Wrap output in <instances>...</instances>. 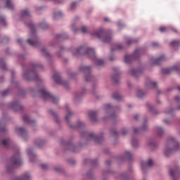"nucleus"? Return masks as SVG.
I'll return each mask as SVG.
<instances>
[{
    "instance_id": "33",
    "label": "nucleus",
    "mask_w": 180,
    "mask_h": 180,
    "mask_svg": "<svg viewBox=\"0 0 180 180\" xmlns=\"http://www.w3.org/2000/svg\"><path fill=\"white\" fill-rule=\"evenodd\" d=\"M39 27L42 29V30H46L49 27V25L46 24V22H42L39 23Z\"/></svg>"
},
{
    "instance_id": "8",
    "label": "nucleus",
    "mask_w": 180,
    "mask_h": 180,
    "mask_svg": "<svg viewBox=\"0 0 180 180\" xmlns=\"http://www.w3.org/2000/svg\"><path fill=\"white\" fill-rule=\"evenodd\" d=\"M82 137H84L87 141H93L96 142V144L101 143L102 141V138L95 135L94 133L91 132L90 134H87L86 131H82L80 133Z\"/></svg>"
},
{
    "instance_id": "5",
    "label": "nucleus",
    "mask_w": 180,
    "mask_h": 180,
    "mask_svg": "<svg viewBox=\"0 0 180 180\" xmlns=\"http://www.w3.org/2000/svg\"><path fill=\"white\" fill-rule=\"evenodd\" d=\"M91 35L97 37V39H101L103 43H109L112 40V34H108V32L102 28L94 31Z\"/></svg>"
},
{
    "instance_id": "40",
    "label": "nucleus",
    "mask_w": 180,
    "mask_h": 180,
    "mask_svg": "<svg viewBox=\"0 0 180 180\" xmlns=\"http://www.w3.org/2000/svg\"><path fill=\"white\" fill-rule=\"evenodd\" d=\"M49 112H50L51 115H52V116H53L56 123H58V117H57V114L56 112H54V111L53 110H50Z\"/></svg>"
},
{
    "instance_id": "61",
    "label": "nucleus",
    "mask_w": 180,
    "mask_h": 180,
    "mask_svg": "<svg viewBox=\"0 0 180 180\" xmlns=\"http://www.w3.org/2000/svg\"><path fill=\"white\" fill-rule=\"evenodd\" d=\"M111 133H112V135L114 136H117V131H116V130L111 131Z\"/></svg>"
},
{
    "instance_id": "44",
    "label": "nucleus",
    "mask_w": 180,
    "mask_h": 180,
    "mask_svg": "<svg viewBox=\"0 0 180 180\" xmlns=\"http://www.w3.org/2000/svg\"><path fill=\"white\" fill-rule=\"evenodd\" d=\"M6 24L5 18L0 15V26H5Z\"/></svg>"
},
{
    "instance_id": "25",
    "label": "nucleus",
    "mask_w": 180,
    "mask_h": 180,
    "mask_svg": "<svg viewBox=\"0 0 180 180\" xmlns=\"http://www.w3.org/2000/svg\"><path fill=\"white\" fill-rule=\"evenodd\" d=\"M21 18L27 19L30 18V13L29 12V10H23L21 11Z\"/></svg>"
},
{
    "instance_id": "6",
    "label": "nucleus",
    "mask_w": 180,
    "mask_h": 180,
    "mask_svg": "<svg viewBox=\"0 0 180 180\" xmlns=\"http://www.w3.org/2000/svg\"><path fill=\"white\" fill-rule=\"evenodd\" d=\"M65 108L68 113L66 115V116L65 117V119L66 122L68 123L70 129H82L85 126L84 122H79L77 125L71 124V122H70V120L71 117H72V116H74V112H71V110H70V107H68V105H66L65 106Z\"/></svg>"
},
{
    "instance_id": "7",
    "label": "nucleus",
    "mask_w": 180,
    "mask_h": 180,
    "mask_svg": "<svg viewBox=\"0 0 180 180\" xmlns=\"http://www.w3.org/2000/svg\"><path fill=\"white\" fill-rule=\"evenodd\" d=\"M103 110L106 115V117H103V120H116L117 115L113 113V108L110 104H105L103 105Z\"/></svg>"
},
{
    "instance_id": "9",
    "label": "nucleus",
    "mask_w": 180,
    "mask_h": 180,
    "mask_svg": "<svg viewBox=\"0 0 180 180\" xmlns=\"http://www.w3.org/2000/svg\"><path fill=\"white\" fill-rule=\"evenodd\" d=\"M79 72L84 74L85 81L86 82L92 79V75H91V66H80L79 68Z\"/></svg>"
},
{
    "instance_id": "3",
    "label": "nucleus",
    "mask_w": 180,
    "mask_h": 180,
    "mask_svg": "<svg viewBox=\"0 0 180 180\" xmlns=\"http://www.w3.org/2000/svg\"><path fill=\"white\" fill-rule=\"evenodd\" d=\"M180 148L179 142L176 141L175 139L172 136H169L167 141V148L165 150V155L166 157H169L171 155L172 153H175V151H178Z\"/></svg>"
},
{
    "instance_id": "12",
    "label": "nucleus",
    "mask_w": 180,
    "mask_h": 180,
    "mask_svg": "<svg viewBox=\"0 0 180 180\" xmlns=\"http://www.w3.org/2000/svg\"><path fill=\"white\" fill-rule=\"evenodd\" d=\"M180 70V66L174 65L172 68H166L162 69V72L163 74H171L172 71H179Z\"/></svg>"
},
{
    "instance_id": "51",
    "label": "nucleus",
    "mask_w": 180,
    "mask_h": 180,
    "mask_svg": "<svg viewBox=\"0 0 180 180\" xmlns=\"http://www.w3.org/2000/svg\"><path fill=\"white\" fill-rule=\"evenodd\" d=\"M82 97V94H75V101H77V99H80Z\"/></svg>"
},
{
    "instance_id": "27",
    "label": "nucleus",
    "mask_w": 180,
    "mask_h": 180,
    "mask_svg": "<svg viewBox=\"0 0 180 180\" xmlns=\"http://www.w3.org/2000/svg\"><path fill=\"white\" fill-rule=\"evenodd\" d=\"M165 60V56H161L158 58L153 60V64H160L162 61Z\"/></svg>"
},
{
    "instance_id": "18",
    "label": "nucleus",
    "mask_w": 180,
    "mask_h": 180,
    "mask_svg": "<svg viewBox=\"0 0 180 180\" xmlns=\"http://www.w3.org/2000/svg\"><path fill=\"white\" fill-rule=\"evenodd\" d=\"M98 113L95 111H91L89 112V117L93 123H95L96 122H98V117H97Z\"/></svg>"
},
{
    "instance_id": "42",
    "label": "nucleus",
    "mask_w": 180,
    "mask_h": 180,
    "mask_svg": "<svg viewBox=\"0 0 180 180\" xmlns=\"http://www.w3.org/2000/svg\"><path fill=\"white\" fill-rule=\"evenodd\" d=\"M41 53L45 57H50V53L47 52V49H46V48L41 49Z\"/></svg>"
},
{
    "instance_id": "2",
    "label": "nucleus",
    "mask_w": 180,
    "mask_h": 180,
    "mask_svg": "<svg viewBox=\"0 0 180 180\" xmlns=\"http://www.w3.org/2000/svg\"><path fill=\"white\" fill-rule=\"evenodd\" d=\"M72 56H82L86 54L89 58H95V49L89 48L86 46H80L79 48H71Z\"/></svg>"
},
{
    "instance_id": "11",
    "label": "nucleus",
    "mask_w": 180,
    "mask_h": 180,
    "mask_svg": "<svg viewBox=\"0 0 180 180\" xmlns=\"http://www.w3.org/2000/svg\"><path fill=\"white\" fill-rule=\"evenodd\" d=\"M53 79L55 81L56 84H58V85H63L65 88H68V82L63 80V79H61V76H60V74L55 73L53 75Z\"/></svg>"
},
{
    "instance_id": "34",
    "label": "nucleus",
    "mask_w": 180,
    "mask_h": 180,
    "mask_svg": "<svg viewBox=\"0 0 180 180\" xmlns=\"http://www.w3.org/2000/svg\"><path fill=\"white\" fill-rule=\"evenodd\" d=\"M96 65H97V67H102L103 65H105V61L101 59H97L96 62Z\"/></svg>"
},
{
    "instance_id": "30",
    "label": "nucleus",
    "mask_w": 180,
    "mask_h": 180,
    "mask_svg": "<svg viewBox=\"0 0 180 180\" xmlns=\"http://www.w3.org/2000/svg\"><path fill=\"white\" fill-rule=\"evenodd\" d=\"M136 96L139 98H144V96H146V94H144V92L141 89H138L136 91Z\"/></svg>"
},
{
    "instance_id": "28",
    "label": "nucleus",
    "mask_w": 180,
    "mask_h": 180,
    "mask_svg": "<svg viewBox=\"0 0 180 180\" xmlns=\"http://www.w3.org/2000/svg\"><path fill=\"white\" fill-rule=\"evenodd\" d=\"M6 8H7V9L13 10V8H15V6H13V4H12V1H11V0H7L6 4Z\"/></svg>"
},
{
    "instance_id": "32",
    "label": "nucleus",
    "mask_w": 180,
    "mask_h": 180,
    "mask_svg": "<svg viewBox=\"0 0 180 180\" xmlns=\"http://www.w3.org/2000/svg\"><path fill=\"white\" fill-rule=\"evenodd\" d=\"M34 143L36 144V146H37V147L39 148L44 146V141H41L40 139H37L34 141Z\"/></svg>"
},
{
    "instance_id": "41",
    "label": "nucleus",
    "mask_w": 180,
    "mask_h": 180,
    "mask_svg": "<svg viewBox=\"0 0 180 180\" xmlns=\"http://www.w3.org/2000/svg\"><path fill=\"white\" fill-rule=\"evenodd\" d=\"M112 99H115V101H121L122 96L120 94H112Z\"/></svg>"
},
{
    "instance_id": "45",
    "label": "nucleus",
    "mask_w": 180,
    "mask_h": 180,
    "mask_svg": "<svg viewBox=\"0 0 180 180\" xmlns=\"http://www.w3.org/2000/svg\"><path fill=\"white\" fill-rule=\"evenodd\" d=\"M131 145L133 146V147H138L139 146V141H137V139H132Z\"/></svg>"
},
{
    "instance_id": "38",
    "label": "nucleus",
    "mask_w": 180,
    "mask_h": 180,
    "mask_svg": "<svg viewBox=\"0 0 180 180\" xmlns=\"http://www.w3.org/2000/svg\"><path fill=\"white\" fill-rule=\"evenodd\" d=\"M63 16V12L57 11L53 15V19H57V18H61Z\"/></svg>"
},
{
    "instance_id": "57",
    "label": "nucleus",
    "mask_w": 180,
    "mask_h": 180,
    "mask_svg": "<svg viewBox=\"0 0 180 180\" xmlns=\"http://www.w3.org/2000/svg\"><path fill=\"white\" fill-rule=\"evenodd\" d=\"M6 131V128H2L0 127V134H3V133H5Z\"/></svg>"
},
{
    "instance_id": "17",
    "label": "nucleus",
    "mask_w": 180,
    "mask_h": 180,
    "mask_svg": "<svg viewBox=\"0 0 180 180\" xmlns=\"http://www.w3.org/2000/svg\"><path fill=\"white\" fill-rule=\"evenodd\" d=\"M146 86L148 89H153V88H157V82H152L151 79H148L146 82Z\"/></svg>"
},
{
    "instance_id": "26",
    "label": "nucleus",
    "mask_w": 180,
    "mask_h": 180,
    "mask_svg": "<svg viewBox=\"0 0 180 180\" xmlns=\"http://www.w3.org/2000/svg\"><path fill=\"white\" fill-rule=\"evenodd\" d=\"M148 127L147 124H144L141 128H135L134 129V133H139V131H146L147 130Z\"/></svg>"
},
{
    "instance_id": "13",
    "label": "nucleus",
    "mask_w": 180,
    "mask_h": 180,
    "mask_svg": "<svg viewBox=\"0 0 180 180\" xmlns=\"http://www.w3.org/2000/svg\"><path fill=\"white\" fill-rule=\"evenodd\" d=\"M11 163L12 165L17 166H19L22 164V160H20V158H19V153H17L15 155L11 158Z\"/></svg>"
},
{
    "instance_id": "55",
    "label": "nucleus",
    "mask_w": 180,
    "mask_h": 180,
    "mask_svg": "<svg viewBox=\"0 0 180 180\" xmlns=\"http://www.w3.org/2000/svg\"><path fill=\"white\" fill-rule=\"evenodd\" d=\"M115 49L116 50H122V49H123V45H122L121 44H117L115 46Z\"/></svg>"
},
{
    "instance_id": "35",
    "label": "nucleus",
    "mask_w": 180,
    "mask_h": 180,
    "mask_svg": "<svg viewBox=\"0 0 180 180\" xmlns=\"http://www.w3.org/2000/svg\"><path fill=\"white\" fill-rule=\"evenodd\" d=\"M0 68H2L4 71L6 70V64L3 58L0 59Z\"/></svg>"
},
{
    "instance_id": "52",
    "label": "nucleus",
    "mask_w": 180,
    "mask_h": 180,
    "mask_svg": "<svg viewBox=\"0 0 180 180\" xmlns=\"http://www.w3.org/2000/svg\"><path fill=\"white\" fill-rule=\"evenodd\" d=\"M8 94H9V90L8 89L5 90V91H4L1 93V96H6V95H8Z\"/></svg>"
},
{
    "instance_id": "60",
    "label": "nucleus",
    "mask_w": 180,
    "mask_h": 180,
    "mask_svg": "<svg viewBox=\"0 0 180 180\" xmlns=\"http://www.w3.org/2000/svg\"><path fill=\"white\" fill-rule=\"evenodd\" d=\"M117 26H118V27H120V29H122V27H123V26H124V25H123V23L121 21H120L117 23Z\"/></svg>"
},
{
    "instance_id": "63",
    "label": "nucleus",
    "mask_w": 180,
    "mask_h": 180,
    "mask_svg": "<svg viewBox=\"0 0 180 180\" xmlns=\"http://www.w3.org/2000/svg\"><path fill=\"white\" fill-rule=\"evenodd\" d=\"M18 44H22V39L19 38L17 39Z\"/></svg>"
},
{
    "instance_id": "31",
    "label": "nucleus",
    "mask_w": 180,
    "mask_h": 180,
    "mask_svg": "<svg viewBox=\"0 0 180 180\" xmlns=\"http://www.w3.org/2000/svg\"><path fill=\"white\" fill-rule=\"evenodd\" d=\"M24 122H27L29 123V124H32V123H34V120H30V117H29L27 115H24L22 117Z\"/></svg>"
},
{
    "instance_id": "54",
    "label": "nucleus",
    "mask_w": 180,
    "mask_h": 180,
    "mask_svg": "<svg viewBox=\"0 0 180 180\" xmlns=\"http://www.w3.org/2000/svg\"><path fill=\"white\" fill-rule=\"evenodd\" d=\"M126 43L128 46H130L131 43H133V41L130 39L129 38H126Z\"/></svg>"
},
{
    "instance_id": "37",
    "label": "nucleus",
    "mask_w": 180,
    "mask_h": 180,
    "mask_svg": "<svg viewBox=\"0 0 180 180\" xmlns=\"http://www.w3.org/2000/svg\"><path fill=\"white\" fill-rule=\"evenodd\" d=\"M170 46H172V47H178L180 46V41H172L170 43Z\"/></svg>"
},
{
    "instance_id": "23",
    "label": "nucleus",
    "mask_w": 180,
    "mask_h": 180,
    "mask_svg": "<svg viewBox=\"0 0 180 180\" xmlns=\"http://www.w3.org/2000/svg\"><path fill=\"white\" fill-rule=\"evenodd\" d=\"M171 176H172V178L175 179V178H178V176L180 175V170L179 169H175V170H170L169 172Z\"/></svg>"
},
{
    "instance_id": "56",
    "label": "nucleus",
    "mask_w": 180,
    "mask_h": 180,
    "mask_svg": "<svg viewBox=\"0 0 180 180\" xmlns=\"http://www.w3.org/2000/svg\"><path fill=\"white\" fill-rule=\"evenodd\" d=\"M82 33H86V32H88V28H86L85 26H82Z\"/></svg>"
},
{
    "instance_id": "58",
    "label": "nucleus",
    "mask_w": 180,
    "mask_h": 180,
    "mask_svg": "<svg viewBox=\"0 0 180 180\" xmlns=\"http://www.w3.org/2000/svg\"><path fill=\"white\" fill-rule=\"evenodd\" d=\"M6 169H7L8 172H12V171H13V167H9V166H7Z\"/></svg>"
},
{
    "instance_id": "46",
    "label": "nucleus",
    "mask_w": 180,
    "mask_h": 180,
    "mask_svg": "<svg viewBox=\"0 0 180 180\" xmlns=\"http://www.w3.org/2000/svg\"><path fill=\"white\" fill-rule=\"evenodd\" d=\"M63 50H64V48L60 47V51L59 52L56 53L57 57L61 58L63 56Z\"/></svg>"
},
{
    "instance_id": "15",
    "label": "nucleus",
    "mask_w": 180,
    "mask_h": 180,
    "mask_svg": "<svg viewBox=\"0 0 180 180\" xmlns=\"http://www.w3.org/2000/svg\"><path fill=\"white\" fill-rule=\"evenodd\" d=\"M153 164V162L152 159H149L147 162H142L141 167L143 172H144V171H146V169H147V168H150V167H152Z\"/></svg>"
},
{
    "instance_id": "24",
    "label": "nucleus",
    "mask_w": 180,
    "mask_h": 180,
    "mask_svg": "<svg viewBox=\"0 0 180 180\" xmlns=\"http://www.w3.org/2000/svg\"><path fill=\"white\" fill-rule=\"evenodd\" d=\"M66 147L70 150V151H73V153H77V146H75L74 144L68 142L66 143Z\"/></svg>"
},
{
    "instance_id": "21",
    "label": "nucleus",
    "mask_w": 180,
    "mask_h": 180,
    "mask_svg": "<svg viewBox=\"0 0 180 180\" xmlns=\"http://www.w3.org/2000/svg\"><path fill=\"white\" fill-rule=\"evenodd\" d=\"M15 131L16 133H18V134H21L22 137L24 139L25 137H27V131H26V129L22 127L16 128Z\"/></svg>"
},
{
    "instance_id": "64",
    "label": "nucleus",
    "mask_w": 180,
    "mask_h": 180,
    "mask_svg": "<svg viewBox=\"0 0 180 180\" xmlns=\"http://www.w3.org/2000/svg\"><path fill=\"white\" fill-rule=\"evenodd\" d=\"M175 101H176V102H180V97L178 96H176L175 97Z\"/></svg>"
},
{
    "instance_id": "22",
    "label": "nucleus",
    "mask_w": 180,
    "mask_h": 180,
    "mask_svg": "<svg viewBox=\"0 0 180 180\" xmlns=\"http://www.w3.org/2000/svg\"><path fill=\"white\" fill-rule=\"evenodd\" d=\"M129 74L132 77H134L135 78H138L139 77H140V75L141 74V71L137 69H131L129 71Z\"/></svg>"
},
{
    "instance_id": "53",
    "label": "nucleus",
    "mask_w": 180,
    "mask_h": 180,
    "mask_svg": "<svg viewBox=\"0 0 180 180\" xmlns=\"http://www.w3.org/2000/svg\"><path fill=\"white\" fill-rule=\"evenodd\" d=\"M127 132H128L127 129L123 128L122 129V136H126V134H127Z\"/></svg>"
},
{
    "instance_id": "49",
    "label": "nucleus",
    "mask_w": 180,
    "mask_h": 180,
    "mask_svg": "<svg viewBox=\"0 0 180 180\" xmlns=\"http://www.w3.org/2000/svg\"><path fill=\"white\" fill-rule=\"evenodd\" d=\"M71 27H72V30L74 32V33H78V29H77L75 24H72Z\"/></svg>"
},
{
    "instance_id": "4",
    "label": "nucleus",
    "mask_w": 180,
    "mask_h": 180,
    "mask_svg": "<svg viewBox=\"0 0 180 180\" xmlns=\"http://www.w3.org/2000/svg\"><path fill=\"white\" fill-rule=\"evenodd\" d=\"M26 25L30 28V37H31L30 39H28L27 41L30 46H32V47H37V46L40 44V41H39V38H37V36L36 35L34 25L31 21L30 23H26Z\"/></svg>"
},
{
    "instance_id": "10",
    "label": "nucleus",
    "mask_w": 180,
    "mask_h": 180,
    "mask_svg": "<svg viewBox=\"0 0 180 180\" xmlns=\"http://www.w3.org/2000/svg\"><path fill=\"white\" fill-rule=\"evenodd\" d=\"M141 53V49H136L134 52L133 55H127L124 58V62L127 64H129L131 61V60H136V58H139L140 57V54Z\"/></svg>"
},
{
    "instance_id": "14",
    "label": "nucleus",
    "mask_w": 180,
    "mask_h": 180,
    "mask_svg": "<svg viewBox=\"0 0 180 180\" xmlns=\"http://www.w3.org/2000/svg\"><path fill=\"white\" fill-rule=\"evenodd\" d=\"M8 106L13 110H20L22 109V105L19 102L10 103Z\"/></svg>"
},
{
    "instance_id": "16",
    "label": "nucleus",
    "mask_w": 180,
    "mask_h": 180,
    "mask_svg": "<svg viewBox=\"0 0 180 180\" xmlns=\"http://www.w3.org/2000/svg\"><path fill=\"white\" fill-rule=\"evenodd\" d=\"M32 176L30 175V173L26 172H25L21 177H15L13 180H31Z\"/></svg>"
},
{
    "instance_id": "47",
    "label": "nucleus",
    "mask_w": 180,
    "mask_h": 180,
    "mask_svg": "<svg viewBox=\"0 0 180 180\" xmlns=\"http://www.w3.org/2000/svg\"><path fill=\"white\" fill-rule=\"evenodd\" d=\"M64 36H67V34H58L57 36V39H61L62 40H64V39H67V37H64Z\"/></svg>"
},
{
    "instance_id": "48",
    "label": "nucleus",
    "mask_w": 180,
    "mask_h": 180,
    "mask_svg": "<svg viewBox=\"0 0 180 180\" xmlns=\"http://www.w3.org/2000/svg\"><path fill=\"white\" fill-rule=\"evenodd\" d=\"M2 144L4 147H8V144H9V139L3 140Z\"/></svg>"
},
{
    "instance_id": "50",
    "label": "nucleus",
    "mask_w": 180,
    "mask_h": 180,
    "mask_svg": "<svg viewBox=\"0 0 180 180\" xmlns=\"http://www.w3.org/2000/svg\"><path fill=\"white\" fill-rule=\"evenodd\" d=\"M168 30V28L166 27H160V32H161V33H164L165 32H167Z\"/></svg>"
},
{
    "instance_id": "29",
    "label": "nucleus",
    "mask_w": 180,
    "mask_h": 180,
    "mask_svg": "<svg viewBox=\"0 0 180 180\" xmlns=\"http://www.w3.org/2000/svg\"><path fill=\"white\" fill-rule=\"evenodd\" d=\"M155 130H156V134L158 136H162V134H164V129L161 128V127H157L155 128Z\"/></svg>"
},
{
    "instance_id": "19",
    "label": "nucleus",
    "mask_w": 180,
    "mask_h": 180,
    "mask_svg": "<svg viewBox=\"0 0 180 180\" xmlns=\"http://www.w3.org/2000/svg\"><path fill=\"white\" fill-rule=\"evenodd\" d=\"M115 75L112 76V80L115 84H117L119 82V79L120 78V72H119V69L115 68H114Z\"/></svg>"
},
{
    "instance_id": "59",
    "label": "nucleus",
    "mask_w": 180,
    "mask_h": 180,
    "mask_svg": "<svg viewBox=\"0 0 180 180\" xmlns=\"http://www.w3.org/2000/svg\"><path fill=\"white\" fill-rule=\"evenodd\" d=\"M48 167L49 166L46 164L41 165V168H42V169H47Z\"/></svg>"
},
{
    "instance_id": "43",
    "label": "nucleus",
    "mask_w": 180,
    "mask_h": 180,
    "mask_svg": "<svg viewBox=\"0 0 180 180\" xmlns=\"http://www.w3.org/2000/svg\"><path fill=\"white\" fill-rule=\"evenodd\" d=\"M148 109L152 111L153 115H157L158 112L155 110H154V107H153V105L148 104Z\"/></svg>"
},
{
    "instance_id": "39",
    "label": "nucleus",
    "mask_w": 180,
    "mask_h": 180,
    "mask_svg": "<svg viewBox=\"0 0 180 180\" xmlns=\"http://www.w3.org/2000/svg\"><path fill=\"white\" fill-rule=\"evenodd\" d=\"M165 113H166V115L170 117L174 116V110L172 109L166 110L165 111Z\"/></svg>"
},
{
    "instance_id": "62",
    "label": "nucleus",
    "mask_w": 180,
    "mask_h": 180,
    "mask_svg": "<svg viewBox=\"0 0 180 180\" xmlns=\"http://www.w3.org/2000/svg\"><path fill=\"white\" fill-rule=\"evenodd\" d=\"M153 47H158V42H153L152 44Z\"/></svg>"
},
{
    "instance_id": "20",
    "label": "nucleus",
    "mask_w": 180,
    "mask_h": 180,
    "mask_svg": "<svg viewBox=\"0 0 180 180\" xmlns=\"http://www.w3.org/2000/svg\"><path fill=\"white\" fill-rule=\"evenodd\" d=\"M27 155L30 158V162H34V161H36V155L34 153H33V150H32V149H28L27 150Z\"/></svg>"
},
{
    "instance_id": "1",
    "label": "nucleus",
    "mask_w": 180,
    "mask_h": 180,
    "mask_svg": "<svg viewBox=\"0 0 180 180\" xmlns=\"http://www.w3.org/2000/svg\"><path fill=\"white\" fill-rule=\"evenodd\" d=\"M39 67L40 65L32 63L30 65L31 70L24 72L22 74V77L25 78V79H27V81H37V82H41V84L40 86V89L38 91V95H39V96H41V98H42V99L44 101H51V102H53V103L57 104L58 103V98L50 94L44 86V84H43V80L40 79L37 72L34 70L35 69L39 68Z\"/></svg>"
},
{
    "instance_id": "36",
    "label": "nucleus",
    "mask_w": 180,
    "mask_h": 180,
    "mask_svg": "<svg viewBox=\"0 0 180 180\" xmlns=\"http://www.w3.org/2000/svg\"><path fill=\"white\" fill-rule=\"evenodd\" d=\"M132 157H133V154H131V152H130V151L125 152V158H127V160L130 161V160H131Z\"/></svg>"
}]
</instances>
